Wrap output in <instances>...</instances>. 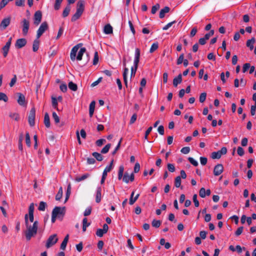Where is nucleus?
Here are the masks:
<instances>
[{"label": "nucleus", "mask_w": 256, "mask_h": 256, "mask_svg": "<svg viewBox=\"0 0 256 256\" xmlns=\"http://www.w3.org/2000/svg\"><path fill=\"white\" fill-rule=\"evenodd\" d=\"M90 56L88 53L82 54V60H81V64L83 66L86 65L90 60Z\"/></svg>", "instance_id": "6ab92c4d"}, {"label": "nucleus", "mask_w": 256, "mask_h": 256, "mask_svg": "<svg viewBox=\"0 0 256 256\" xmlns=\"http://www.w3.org/2000/svg\"><path fill=\"white\" fill-rule=\"evenodd\" d=\"M104 234H106V232L101 228L98 229L96 232V234L99 237H102Z\"/></svg>", "instance_id": "e2e57ef3"}, {"label": "nucleus", "mask_w": 256, "mask_h": 256, "mask_svg": "<svg viewBox=\"0 0 256 256\" xmlns=\"http://www.w3.org/2000/svg\"><path fill=\"white\" fill-rule=\"evenodd\" d=\"M224 171V166L222 164H218L216 165L214 168V174L215 176L220 175Z\"/></svg>", "instance_id": "6e6552de"}, {"label": "nucleus", "mask_w": 256, "mask_h": 256, "mask_svg": "<svg viewBox=\"0 0 256 256\" xmlns=\"http://www.w3.org/2000/svg\"><path fill=\"white\" fill-rule=\"evenodd\" d=\"M199 195L202 198H204L206 197V190L204 188H202L200 190Z\"/></svg>", "instance_id": "603ef678"}, {"label": "nucleus", "mask_w": 256, "mask_h": 256, "mask_svg": "<svg viewBox=\"0 0 256 256\" xmlns=\"http://www.w3.org/2000/svg\"><path fill=\"white\" fill-rule=\"evenodd\" d=\"M134 192L133 191L131 194H130V200H129V204L130 205H132L136 201V200L138 199V198H139L140 196V194H137L135 196L134 198Z\"/></svg>", "instance_id": "f3484780"}, {"label": "nucleus", "mask_w": 256, "mask_h": 256, "mask_svg": "<svg viewBox=\"0 0 256 256\" xmlns=\"http://www.w3.org/2000/svg\"><path fill=\"white\" fill-rule=\"evenodd\" d=\"M26 44V40L25 38H19L17 40L16 43V47L18 48H21Z\"/></svg>", "instance_id": "ddd939ff"}, {"label": "nucleus", "mask_w": 256, "mask_h": 256, "mask_svg": "<svg viewBox=\"0 0 256 256\" xmlns=\"http://www.w3.org/2000/svg\"><path fill=\"white\" fill-rule=\"evenodd\" d=\"M58 100L56 98H52V106L53 108L56 109L58 110Z\"/></svg>", "instance_id": "8fccbe9b"}, {"label": "nucleus", "mask_w": 256, "mask_h": 256, "mask_svg": "<svg viewBox=\"0 0 256 256\" xmlns=\"http://www.w3.org/2000/svg\"><path fill=\"white\" fill-rule=\"evenodd\" d=\"M4 100L5 102H6L8 100V98L6 95L3 93L0 92V100Z\"/></svg>", "instance_id": "6e6d98bb"}, {"label": "nucleus", "mask_w": 256, "mask_h": 256, "mask_svg": "<svg viewBox=\"0 0 256 256\" xmlns=\"http://www.w3.org/2000/svg\"><path fill=\"white\" fill-rule=\"evenodd\" d=\"M170 8L168 6H165L164 8L162 9L160 12L159 17L160 18H162L164 17L165 14L168 13L170 12Z\"/></svg>", "instance_id": "4be33fe9"}, {"label": "nucleus", "mask_w": 256, "mask_h": 256, "mask_svg": "<svg viewBox=\"0 0 256 256\" xmlns=\"http://www.w3.org/2000/svg\"><path fill=\"white\" fill-rule=\"evenodd\" d=\"M113 162H114V160H112L111 162H110V164L108 166H106L103 172H102V175L103 176H107V174L108 172H110V171H111V170L113 168Z\"/></svg>", "instance_id": "dca6fc26"}, {"label": "nucleus", "mask_w": 256, "mask_h": 256, "mask_svg": "<svg viewBox=\"0 0 256 256\" xmlns=\"http://www.w3.org/2000/svg\"><path fill=\"white\" fill-rule=\"evenodd\" d=\"M16 79H17L16 76V74H14V77L12 78L10 83L9 84L10 86V87H12L15 84L16 82Z\"/></svg>", "instance_id": "0e129e2a"}, {"label": "nucleus", "mask_w": 256, "mask_h": 256, "mask_svg": "<svg viewBox=\"0 0 256 256\" xmlns=\"http://www.w3.org/2000/svg\"><path fill=\"white\" fill-rule=\"evenodd\" d=\"M220 152L219 150L217 152H214L211 154V158L212 159H220L221 158Z\"/></svg>", "instance_id": "c756f323"}, {"label": "nucleus", "mask_w": 256, "mask_h": 256, "mask_svg": "<svg viewBox=\"0 0 256 256\" xmlns=\"http://www.w3.org/2000/svg\"><path fill=\"white\" fill-rule=\"evenodd\" d=\"M184 54H180L179 58L177 60V64H180L184 61Z\"/></svg>", "instance_id": "69168bd1"}, {"label": "nucleus", "mask_w": 256, "mask_h": 256, "mask_svg": "<svg viewBox=\"0 0 256 256\" xmlns=\"http://www.w3.org/2000/svg\"><path fill=\"white\" fill-rule=\"evenodd\" d=\"M153 227L158 228L161 224V221L160 220H154L152 222Z\"/></svg>", "instance_id": "4c0bfd02"}, {"label": "nucleus", "mask_w": 256, "mask_h": 256, "mask_svg": "<svg viewBox=\"0 0 256 256\" xmlns=\"http://www.w3.org/2000/svg\"><path fill=\"white\" fill-rule=\"evenodd\" d=\"M130 180V176L128 172H126L122 178V181L125 183L128 184Z\"/></svg>", "instance_id": "49530a36"}, {"label": "nucleus", "mask_w": 256, "mask_h": 256, "mask_svg": "<svg viewBox=\"0 0 256 256\" xmlns=\"http://www.w3.org/2000/svg\"><path fill=\"white\" fill-rule=\"evenodd\" d=\"M70 10V7L69 5H68L64 8L62 12V16L65 18L67 16Z\"/></svg>", "instance_id": "f704fd0d"}, {"label": "nucleus", "mask_w": 256, "mask_h": 256, "mask_svg": "<svg viewBox=\"0 0 256 256\" xmlns=\"http://www.w3.org/2000/svg\"><path fill=\"white\" fill-rule=\"evenodd\" d=\"M26 143L28 147H30L31 146L30 136L28 132H26Z\"/></svg>", "instance_id": "58836bf2"}, {"label": "nucleus", "mask_w": 256, "mask_h": 256, "mask_svg": "<svg viewBox=\"0 0 256 256\" xmlns=\"http://www.w3.org/2000/svg\"><path fill=\"white\" fill-rule=\"evenodd\" d=\"M98 59H99V58H98V52H95L94 54V58L93 62H92L94 65H96V64H98Z\"/></svg>", "instance_id": "a18cd8bd"}, {"label": "nucleus", "mask_w": 256, "mask_h": 256, "mask_svg": "<svg viewBox=\"0 0 256 256\" xmlns=\"http://www.w3.org/2000/svg\"><path fill=\"white\" fill-rule=\"evenodd\" d=\"M140 50L138 48H136L135 50L134 59V66L136 67V68H138L140 59Z\"/></svg>", "instance_id": "423d86ee"}, {"label": "nucleus", "mask_w": 256, "mask_h": 256, "mask_svg": "<svg viewBox=\"0 0 256 256\" xmlns=\"http://www.w3.org/2000/svg\"><path fill=\"white\" fill-rule=\"evenodd\" d=\"M180 152L184 154H188L190 152V148L188 146L184 147L181 149Z\"/></svg>", "instance_id": "4d7b16f0"}, {"label": "nucleus", "mask_w": 256, "mask_h": 256, "mask_svg": "<svg viewBox=\"0 0 256 256\" xmlns=\"http://www.w3.org/2000/svg\"><path fill=\"white\" fill-rule=\"evenodd\" d=\"M92 210V208L91 206H88L86 208L84 212V215L85 216H88L90 214Z\"/></svg>", "instance_id": "a19ab883"}, {"label": "nucleus", "mask_w": 256, "mask_h": 256, "mask_svg": "<svg viewBox=\"0 0 256 256\" xmlns=\"http://www.w3.org/2000/svg\"><path fill=\"white\" fill-rule=\"evenodd\" d=\"M188 160L190 162L191 164H192L193 166H198V162L192 157H189L188 158Z\"/></svg>", "instance_id": "5fc2aeb1"}, {"label": "nucleus", "mask_w": 256, "mask_h": 256, "mask_svg": "<svg viewBox=\"0 0 256 256\" xmlns=\"http://www.w3.org/2000/svg\"><path fill=\"white\" fill-rule=\"evenodd\" d=\"M9 2L8 0H2L0 2V10L4 8Z\"/></svg>", "instance_id": "680f3d73"}, {"label": "nucleus", "mask_w": 256, "mask_h": 256, "mask_svg": "<svg viewBox=\"0 0 256 256\" xmlns=\"http://www.w3.org/2000/svg\"><path fill=\"white\" fill-rule=\"evenodd\" d=\"M63 190L62 187H60L58 192L56 196V200H60L62 196Z\"/></svg>", "instance_id": "2f4dec72"}, {"label": "nucleus", "mask_w": 256, "mask_h": 256, "mask_svg": "<svg viewBox=\"0 0 256 256\" xmlns=\"http://www.w3.org/2000/svg\"><path fill=\"white\" fill-rule=\"evenodd\" d=\"M176 22V20H174L172 22H170L168 23L167 24H166L162 28L163 30H168L170 26H172V25Z\"/></svg>", "instance_id": "864d4df0"}, {"label": "nucleus", "mask_w": 256, "mask_h": 256, "mask_svg": "<svg viewBox=\"0 0 256 256\" xmlns=\"http://www.w3.org/2000/svg\"><path fill=\"white\" fill-rule=\"evenodd\" d=\"M48 28V24L46 22H43L40 26L37 31L36 37L39 38L40 36Z\"/></svg>", "instance_id": "39448f33"}, {"label": "nucleus", "mask_w": 256, "mask_h": 256, "mask_svg": "<svg viewBox=\"0 0 256 256\" xmlns=\"http://www.w3.org/2000/svg\"><path fill=\"white\" fill-rule=\"evenodd\" d=\"M128 68H124V72H123V78H124V84L126 87L128 86L127 76H128Z\"/></svg>", "instance_id": "a878e982"}, {"label": "nucleus", "mask_w": 256, "mask_h": 256, "mask_svg": "<svg viewBox=\"0 0 256 256\" xmlns=\"http://www.w3.org/2000/svg\"><path fill=\"white\" fill-rule=\"evenodd\" d=\"M174 185L176 188H179L181 186V179L180 176H178L175 178Z\"/></svg>", "instance_id": "e433bc0d"}, {"label": "nucleus", "mask_w": 256, "mask_h": 256, "mask_svg": "<svg viewBox=\"0 0 256 256\" xmlns=\"http://www.w3.org/2000/svg\"><path fill=\"white\" fill-rule=\"evenodd\" d=\"M39 45H40V40H38V38L36 39L34 42L32 44V50L34 52H36L38 51L39 48Z\"/></svg>", "instance_id": "cd10ccee"}, {"label": "nucleus", "mask_w": 256, "mask_h": 256, "mask_svg": "<svg viewBox=\"0 0 256 256\" xmlns=\"http://www.w3.org/2000/svg\"><path fill=\"white\" fill-rule=\"evenodd\" d=\"M66 212L65 207L56 206L52 210V213L57 216L58 218H62Z\"/></svg>", "instance_id": "f03ea898"}, {"label": "nucleus", "mask_w": 256, "mask_h": 256, "mask_svg": "<svg viewBox=\"0 0 256 256\" xmlns=\"http://www.w3.org/2000/svg\"><path fill=\"white\" fill-rule=\"evenodd\" d=\"M35 116L36 109L34 108H32L28 116V124L30 126H33L35 124Z\"/></svg>", "instance_id": "7ed1b4c3"}, {"label": "nucleus", "mask_w": 256, "mask_h": 256, "mask_svg": "<svg viewBox=\"0 0 256 256\" xmlns=\"http://www.w3.org/2000/svg\"><path fill=\"white\" fill-rule=\"evenodd\" d=\"M46 206V204L44 202H40L38 208V210L40 211H44Z\"/></svg>", "instance_id": "c03bdc74"}, {"label": "nucleus", "mask_w": 256, "mask_h": 256, "mask_svg": "<svg viewBox=\"0 0 256 256\" xmlns=\"http://www.w3.org/2000/svg\"><path fill=\"white\" fill-rule=\"evenodd\" d=\"M69 88L73 91H76L78 90L77 85L72 82H70L68 84Z\"/></svg>", "instance_id": "473e14b6"}, {"label": "nucleus", "mask_w": 256, "mask_h": 256, "mask_svg": "<svg viewBox=\"0 0 256 256\" xmlns=\"http://www.w3.org/2000/svg\"><path fill=\"white\" fill-rule=\"evenodd\" d=\"M11 18L10 16L2 20L0 24V28L1 30H5L10 24Z\"/></svg>", "instance_id": "9d476101"}, {"label": "nucleus", "mask_w": 256, "mask_h": 256, "mask_svg": "<svg viewBox=\"0 0 256 256\" xmlns=\"http://www.w3.org/2000/svg\"><path fill=\"white\" fill-rule=\"evenodd\" d=\"M137 118V114L136 113L134 114L131 117L130 121V124H132L135 122Z\"/></svg>", "instance_id": "774afa93"}, {"label": "nucleus", "mask_w": 256, "mask_h": 256, "mask_svg": "<svg viewBox=\"0 0 256 256\" xmlns=\"http://www.w3.org/2000/svg\"><path fill=\"white\" fill-rule=\"evenodd\" d=\"M18 104L21 106H25L26 105V98H25L24 96L21 93H18Z\"/></svg>", "instance_id": "2eb2a0df"}, {"label": "nucleus", "mask_w": 256, "mask_h": 256, "mask_svg": "<svg viewBox=\"0 0 256 256\" xmlns=\"http://www.w3.org/2000/svg\"><path fill=\"white\" fill-rule=\"evenodd\" d=\"M92 156L96 158L98 161L101 162L104 159V156L98 152H94L92 153Z\"/></svg>", "instance_id": "bb28decb"}, {"label": "nucleus", "mask_w": 256, "mask_h": 256, "mask_svg": "<svg viewBox=\"0 0 256 256\" xmlns=\"http://www.w3.org/2000/svg\"><path fill=\"white\" fill-rule=\"evenodd\" d=\"M44 124L46 128H48L50 127V116H49L47 112H46L44 114Z\"/></svg>", "instance_id": "b1692460"}, {"label": "nucleus", "mask_w": 256, "mask_h": 256, "mask_svg": "<svg viewBox=\"0 0 256 256\" xmlns=\"http://www.w3.org/2000/svg\"><path fill=\"white\" fill-rule=\"evenodd\" d=\"M24 220L26 230L24 232L26 238L28 241L30 240L32 237L37 234L38 222L36 220L34 222L32 226L30 225L28 222V214L24 216Z\"/></svg>", "instance_id": "f257e3e1"}, {"label": "nucleus", "mask_w": 256, "mask_h": 256, "mask_svg": "<svg viewBox=\"0 0 256 256\" xmlns=\"http://www.w3.org/2000/svg\"><path fill=\"white\" fill-rule=\"evenodd\" d=\"M52 118L56 124H58L60 122L59 116L57 115L56 112H53L52 114Z\"/></svg>", "instance_id": "de8ad7c7"}, {"label": "nucleus", "mask_w": 256, "mask_h": 256, "mask_svg": "<svg viewBox=\"0 0 256 256\" xmlns=\"http://www.w3.org/2000/svg\"><path fill=\"white\" fill-rule=\"evenodd\" d=\"M9 116L12 119H14L16 121H18L20 120V116L16 112L10 113L9 114Z\"/></svg>", "instance_id": "72a5a7b5"}, {"label": "nucleus", "mask_w": 256, "mask_h": 256, "mask_svg": "<svg viewBox=\"0 0 256 256\" xmlns=\"http://www.w3.org/2000/svg\"><path fill=\"white\" fill-rule=\"evenodd\" d=\"M102 189L100 188H98L96 189V202L100 203L102 198Z\"/></svg>", "instance_id": "aec40b11"}, {"label": "nucleus", "mask_w": 256, "mask_h": 256, "mask_svg": "<svg viewBox=\"0 0 256 256\" xmlns=\"http://www.w3.org/2000/svg\"><path fill=\"white\" fill-rule=\"evenodd\" d=\"M106 142V140L105 139L100 138L96 141V144L98 146L100 147Z\"/></svg>", "instance_id": "09e8293b"}, {"label": "nucleus", "mask_w": 256, "mask_h": 256, "mask_svg": "<svg viewBox=\"0 0 256 256\" xmlns=\"http://www.w3.org/2000/svg\"><path fill=\"white\" fill-rule=\"evenodd\" d=\"M104 32L106 34H111L112 33V27L110 24H107L104 27Z\"/></svg>", "instance_id": "393cba45"}, {"label": "nucleus", "mask_w": 256, "mask_h": 256, "mask_svg": "<svg viewBox=\"0 0 256 256\" xmlns=\"http://www.w3.org/2000/svg\"><path fill=\"white\" fill-rule=\"evenodd\" d=\"M110 146L111 144H108L106 145L101 150V153L104 154L108 152Z\"/></svg>", "instance_id": "c9c22d12"}, {"label": "nucleus", "mask_w": 256, "mask_h": 256, "mask_svg": "<svg viewBox=\"0 0 256 256\" xmlns=\"http://www.w3.org/2000/svg\"><path fill=\"white\" fill-rule=\"evenodd\" d=\"M192 200H193V202H194L195 206L198 207L199 206L200 204H199L198 200H197V194H194L193 196Z\"/></svg>", "instance_id": "052dcab7"}, {"label": "nucleus", "mask_w": 256, "mask_h": 256, "mask_svg": "<svg viewBox=\"0 0 256 256\" xmlns=\"http://www.w3.org/2000/svg\"><path fill=\"white\" fill-rule=\"evenodd\" d=\"M206 93L205 92L202 93L200 94V97H199L200 102V103L204 102L206 100Z\"/></svg>", "instance_id": "79ce46f5"}, {"label": "nucleus", "mask_w": 256, "mask_h": 256, "mask_svg": "<svg viewBox=\"0 0 256 256\" xmlns=\"http://www.w3.org/2000/svg\"><path fill=\"white\" fill-rule=\"evenodd\" d=\"M182 82V76L180 74L178 76L174 78L173 80V85L174 87H176L178 85Z\"/></svg>", "instance_id": "a211bd4d"}, {"label": "nucleus", "mask_w": 256, "mask_h": 256, "mask_svg": "<svg viewBox=\"0 0 256 256\" xmlns=\"http://www.w3.org/2000/svg\"><path fill=\"white\" fill-rule=\"evenodd\" d=\"M68 235L67 234L65 238H64L62 243L61 244V245H60V248L62 250H64L66 249V245H67V243L68 242Z\"/></svg>", "instance_id": "c85d7f7f"}, {"label": "nucleus", "mask_w": 256, "mask_h": 256, "mask_svg": "<svg viewBox=\"0 0 256 256\" xmlns=\"http://www.w3.org/2000/svg\"><path fill=\"white\" fill-rule=\"evenodd\" d=\"M58 240V238H57V236L56 234H54L52 235H51L49 236L48 238L46 246V248H50L52 246H54V244H56Z\"/></svg>", "instance_id": "20e7f679"}, {"label": "nucleus", "mask_w": 256, "mask_h": 256, "mask_svg": "<svg viewBox=\"0 0 256 256\" xmlns=\"http://www.w3.org/2000/svg\"><path fill=\"white\" fill-rule=\"evenodd\" d=\"M2 53L3 56L4 58L6 57L10 50V48H8L7 46H4L2 48Z\"/></svg>", "instance_id": "13d9d810"}, {"label": "nucleus", "mask_w": 256, "mask_h": 256, "mask_svg": "<svg viewBox=\"0 0 256 256\" xmlns=\"http://www.w3.org/2000/svg\"><path fill=\"white\" fill-rule=\"evenodd\" d=\"M22 34L24 36H26L28 31L29 27H30V22L28 20L24 18L22 20Z\"/></svg>", "instance_id": "0eeeda50"}, {"label": "nucleus", "mask_w": 256, "mask_h": 256, "mask_svg": "<svg viewBox=\"0 0 256 256\" xmlns=\"http://www.w3.org/2000/svg\"><path fill=\"white\" fill-rule=\"evenodd\" d=\"M158 42L153 43L150 48V53L154 52L158 48Z\"/></svg>", "instance_id": "ea45409f"}, {"label": "nucleus", "mask_w": 256, "mask_h": 256, "mask_svg": "<svg viewBox=\"0 0 256 256\" xmlns=\"http://www.w3.org/2000/svg\"><path fill=\"white\" fill-rule=\"evenodd\" d=\"M42 14L40 10L36 11L34 14V24L36 26H38L42 20Z\"/></svg>", "instance_id": "1a4fd4ad"}, {"label": "nucleus", "mask_w": 256, "mask_h": 256, "mask_svg": "<svg viewBox=\"0 0 256 256\" xmlns=\"http://www.w3.org/2000/svg\"><path fill=\"white\" fill-rule=\"evenodd\" d=\"M80 18V2L78 1L77 3V9L75 14L72 16L71 20L75 22Z\"/></svg>", "instance_id": "4468645a"}, {"label": "nucleus", "mask_w": 256, "mask_h": 256, "mask_svg": "<svg viewBox=\"0 0 256 256\" xmlns=\"http://www.w3.org/2000/svg\"><path fill=\"white\" fill-rule=\"evenodd\" d=\"M168 170L169 172H173L175 171L176 168L174 164H168L167 165Z\"/></svg>", "instance_id": "3c124183"}, {"label": "nucleus", "mask_w": 256, "mask_h": 256, "mask_svg": "<svg viewBox=\"0 0 256 256\" xmlns=\"http://www.w3.org/2000/svg\"><path fill=\"white\" fill-rule=\"evenodd\" d=\"M124 171V167L123 166H120L118 172V179L120 180L123 177V174Z\"/></svg>", "instance_id": "7c9ffc66"}, {"label": "nucleus", "mask_w": 256, "mask_h": 256, "mask_svg": "<svg viewBox=\"0 0 256 256\" xmlns=\"http://www.w3.org/2000/svg\"><path fill=\"white\" fill-rule=\"evenodd\" d=\"M79 48H80V44H77L72 48L70 52V58L72 60H75L76 54Z\"/></svg>", "instance_id": "f8f14e48"}, {"label": "nucleus", "mask_w": 256, "mask_h": 256, "mask_svg": "<svg viewBox=\"0 0 256 256\" xmlns=\"http://www.w3.org/2000/svg\"><path fill=\"white\" fill-rule=\"evenodd\" d=\"M160 8V5L158 4H156L152 6L151 12L152 14H155L156 11Z\"/></svg>", "instance_id": "37998d69"}, {"label": "nucleus", "mask_w": 256, "mask_h": 256, "mask_svg": "<svg viewBox=\"0 0 256 256\" xmlns=\"http://www.w3.org/2000/svg\"><path fill=\"white\" fill-rule=\"evenodd\" d=\"M60 88L62 92H65L67 91L68 87L66 84H62L60 85Z\"/></svg>", "instance_id": "338daca9"}, {"label": "nucleus", "mask_w": 256, "mask_h": 256, "mask_svg": "<svg viewBox=\"0 0 256 256\" xmlns=\"http://www.w3.org/2000/svg\"><path fill=\"white\" fill-rule=\"evenodd\" d=\"M256 42V40L254 38H252L250 40H248L246 42V46L250 48V50H252L254 48V44Z\"/></svg>", "instance_id": "5701e85b"}, {"label": "nucleus", "mask_w": 256, "mask_h": 256, "mask_svg": "<svg viewBox=\"0 0 256 256\" xmlns=\"http://www.w3.org/2000/svg\"><path fill=\"white\" fill-rule=\"evenodd\" d=\"M96 102L94 100L91 102L89 106V114L90 116L92 118L94 114Z\"/></svg>", "instance_id": "412c9836"}, {"label": "nucleus", "mask_w": 256, "mask_h": 256, "mask_svg": "<svg viewBox=\"0 0 256 256\" xmlns=\"http://www.w3.org/2000/svg\"><path fill=\"white\" fill-rule=\"evenodd\" d=\"M34 203L30 204L28 208V216L30 221L32 222H34Z\"/></svg>", "instance_id": "9b49d317"}, {"label": "nucleus", "mask_w": 256, "mask_h": 256, "mask_svg": "<svg viewBox=\"0 0 256 256\" xmlns=\"http://www.w3.org/2000/svg\"><path fill=\"white\" fill-rule=\"evenodd\" d=\"M62 0H56L54 4V9L56 10H58L60 8V4L62 2Z\"/></svg>", "instance_id": "bf43d9fd"}]
</instances>
